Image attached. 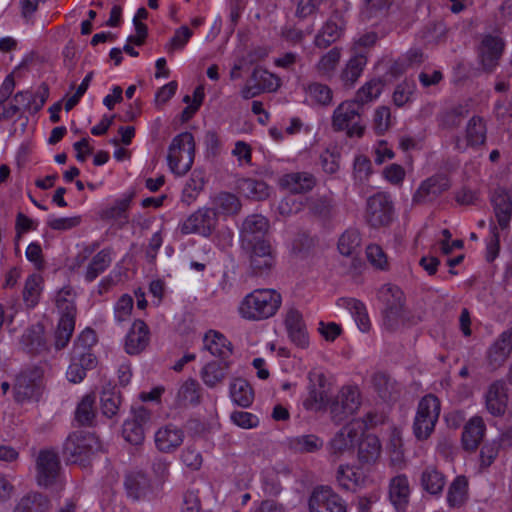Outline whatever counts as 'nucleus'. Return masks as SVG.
<instances>
[{
  "instance_id": "obj_1",
  "label": "nucleus",
  "mask_w": 512,
  "mask_h": 512,
  "mask_svg": "<svg viewBox=\"0 0 512 512\" xmlns=\"http://www.w3.org/2000/svg\"><path fill=\"white\" fill-rule=\"evenodd\" d=\"M282 303V297L274 289H255L240 302V316L248 321H262L274 316Z\"/></svg>"
},
{
  "instance_id": "obj_2",
  "label": "nucleus",
  "mask_w": 512,
  "mask_h": 512,
  "mask_svg": "<svg viewBox=\"0 0 512 512\" xmlns=\"http://www.w3.org/2000/svg\"><path fill=\"white\" fill-rule=\"evenodd\" d=\"M100 450L101 443L95 434L76 431L65 440L63 457L69 463L86 466Z\"/></svg>"
},
{
  "instance_id": "obj_3",
  "label": "nucleus",
  "mask_w": 512,
  "mask_h": 512,
  "mask_svg": "<svg viewBox=\"0 0 512 512\" xmlns=\"http://www.w3.org/2000/svg\"><path fill=\"white\" fill-rule=\"evenodd\" d=\"M195 157V141L190 132L176 135L168 148L167 161L170 170L178 175H185L192 167Z\"/></svg>"
},
{
  "instance_id": "obj_4",
  "label": "nucleus",
  "mask_w": 512,
  "mask_h": 512,
  "mask_svg": "<svg viewBox=\"0 0 512 512\" xmlns=\"http://www.w3.org/2000/svg\"><path fill=\"white\" fill-rule=\"evenodd\" d=\"M440 411L441 403L435 395L427 394L420 399L413 421V433L418 440H426L431 436Z\"/></svg>"
},
{
  "instance_id": "obj_5",
  "label": "nucleus",
  "mask_w": 512,
  "mask_h": 512,
  "mask_svg": "<svg viewBox=\"0 0 512 512\" xmlns=\"http://www.w3.org/2000/svg\"><path fill=\"white\" fill-rule=\"evenodd\" d=\"M362 105L354 100L340 103L332 115V127L336 131L347 130L350 137H361L364 133V125L360 123Z\"/></svg>"
},
{
  "instance_id": "obj_6",
  "label": "nucleus",
  "mask_w": 512,
  "mask_h": 512,
  "mask_svg": "<svg viewBox=\"0 0 512 512\" xmlns=\"http://www.w3.org/2000/svg\"><path fill=\"white\" fill-rule=\"evenodd\" d=\"M394 215V206L391 196L385 192H378L366 201L365 220L373 228L388 226Z\"/></svg>"
},
{
  "instance_id": "obj_7",
  "label": "nucleus",
  "mask_w": 512,
  "mask_h": 512,
  "mask_svg": "<svg viewBox=\"0 0 512 512\" xmlns=\"http://www.w3.org/2000/svg\"><path fill=\"white\" fill-rule=\"evenodd\" d=\"M505 41L499 33H484L477 47L479 62L484 71L491 73L498 66L504 52Z\"/></svg>"
},
{
  "instance_id": "obj_8",
  "label": "nucleus",
  "mask_w": 512,
  "mask_h": 512,
  "mask_svg": "<svg viewBox=\"0 0 512 512\" xmlns=\"http://www.w3.org/2000/svg\"><path fill=\"white\" fill-rule=\"evenodd\" d=\"M43 371L33 367L22 371L16 378L14 394L17 402L37 401L42 393Z\"/></svg>"
},
{
  "instance_id": "obj_9",
  "label": "nucleus",
  "mask_w": 512,
  "mask_h": 512,
  "mask_svg": "<svg viewBox=\"0 0 512 512\" xmlns=\"http://www.w3.org/2000/svg\"><path fill=\"white\" fill-rule=\"evenodd\" d=\"M217 222L216 212L211 208L204 207L189 215L179 225V230L183 235L199 234L208 237L215 230Z\"/></svg>"
},
{
  "instance_id": "obj_10",
  "label": "nucleus",
  "mask_w": 512,
  "mask_h": 512,
  "mask_svg": "<svg viewBox=\"0 0 512 512\" xmlns=\"http://www.w3.org/2000/svg\"><path fill=\"white\" fill-rule=\"evenodd\" d=\"M280 79L265 69L256 67L240 91L243 99L249 100L265 92L277 90Z\"/></svg>"
},
{
  "instance_id": "obj_11",
  "label": "nucleus",
  "mask_w": 512,
  "mask_h": 512,
  "mask_svg": "<svg viewBox=\"0 0 512 512\" xmlns=\"http://www.w3.org/2000/svg\"><path fill=\"white\" fill-rule=\"evenodd\" d=\"M360 392L356 387H343L330 404V413L336 423L353 415L359 408Z\"/></svg>"
},
{
  "instance_id": "obj_12",
  "label": "nucleus",
  "mask_w": 512,
  "mask_h": 512,
  "mask_svg": "<svg viewBox=\"0 0 512 512\" xmlns=\"http://www.w3.org/2000/svg\"><path fill=\"white\" fill-rule=\"evenodd\" d=\"M362 433L359 422L352 421L342 427L328 443V451L332 461H337L345 452L354 447Z\"/></svg>"
},
{
  "instance_id": "obj_13",
  "label": "nucleus",
  "mask_w": 512,
  "mask_h": 512,
  "mask_svg": "<svg viewBox=\"0 0 512 512\" xmlns=\"http://www.w3.org/2000/svg\"><path fill=\"white\" fill-rule=\"evenodd\" d=\"M310 512H346L342 498L329 486L316 487L309 499Z\"/></svg>"
},
{
  "instance_id": "obj_14",
  "label": "nucleus",
  "mask_w": 512,
  "mask_h": 512,
  "mask_svg": "<svg viewBox=\"0 0 512 512\" xmlns=\"http://www.w3.org/2000/svg\"><path fill=\"white\" fill-rule=\"evenodd\" d=\"M487 127L484 119L473 116L466 124L464 139L456 137L454 148L458 152H465L468 148H477L486 141Z\"/></svg>"
},
{
  "instance_id": "obj_15",
  "label": "nucleus",
  "mask_w": 512,
  "mask_h": 512,
  "mask_svg": "<svg viewBox=\"0 0 512 512\" xmlns=\"http://www.w3.org/2000/svg\"><path fill=\"white\" fill-rule=\"evenodd\" d=\"M490 201L499 227L507 229L512 219V189L495 187L490 194Z\"/></svg>"
},
{
  "instance_id": "obj_16",
  "label": "nucleus",
  "mask_w": 512,
  "mask_h": 512,
  "mask_svg": "<svg viewBox=\"0 0 512 512\" xmlns=\"http://www.w3.org/2000/svg\"><path fill=\"white\" fill-rule=\"evenodd\" d=\"M243 248L249 253L250 267L254 274L263 275L274 266L275 256L268 241H260Z\"/></svg>"
},
{
  "instance_id": "obj_17",
  "label": "nucleus",
  "mask_w": 512,
  "mask_h": 512,
  "mask_svg": "<svg viewBox=\"0 0 512 512\" xmlns=\"http://www.w3.org/2000/svg\"><path fill=\"white\" fill-rule=\"evenodd\" d=\"M450 183L445 175H433L422 181L415 193L412 201L414 204H425L435 200L444 191L448 190Z\"/></svg>"
},
{
  "instance_id": "obj_18",
  "label": "nucleus",
  "mask_w": 512,
  "mask_h": 512,
  "mask_svg": "<svg viewBox=\"0 0 512 512\" xmlns=\"http://www.w3.org/2000/svg\"><path fill=\"white\" fill-rule=\"evenodd\" d=\"M508 387L503 380L491 383L485 393V407L494 417H501L508 407Z\"/></svg>"
},
{
  "instance_id": "obj_19",
  "label": "nucleus",
  "mask_w": 512,
  "mask_h": 512,
  "mask_svg": "<svg viewBox=\"0 0 512 512\" xmlns=\"http://www.w3.org/2000/svg\"><path fill=\"white\" fill-rule=\"evenodd\" d=\"M269 229L268 220L262 215H250L248 216L241 227V243L242 246H251L259 243L260 241H266L264 236Z\"/></svg>"
},
{
  "instance_id": "obj_20",
  "label": "nucleus",
  "mask_w": 512,
  "mask_h": 512,
  "mask_svg": "<svg viewBox=\"0 0 512 512\" xmlns=\"http://www.w3.org/2000/svg\"><path fill=\"white\" fill-rule=\"evenodd\" d=\"M37 481L41 486H49L56 480L60 462L55 452L43 450L39 453L36 462Z\"/></svg>"
},
{
  "instance_id": "obj_21",
  "label": "nucleus",
  "mask_w": 512,
  "mask_h": 512,
  "mask_svg": "<svg viewBox=\"0 0 512 512\" xmlns=\"http://www.w3.org/2000/svg\"><path fill=\"white\" fill-rule=\"evenodd\" d=\"M422 320L420 314H414L404 305L391 307L383 311V326L390 332L397 331L405 326L418 324Z\"/></svg>"
},
{
  "instance_id": "obj_22",
  "label": "nucleus",
  "mask_w": 512,
  "mask_h": 512,
  "mask_svg": "<svg viewBox=\"0 0 512 512\" xmlns=\"http://www.w3.org/2000/svg\"><path fill=\"white\" fill-rule=\"evenodd\" d=\"M316 178L309 172H291L279 179V186L291 194L310 192L316 185Z\"/></svg>"
},
{
  "instance_id": "obj_23",
  "label": "nucleus",
  "mask_w": 512,
  "mask_h": 512,
  "mask_svg": "<svg viewBox=\"0 0 512 512\" xmlns=\"http://www.w3.org/2000/svg\"><path fill=\"white\" fill-rule=\"evenodd\" d=\"M184 431L174 424H167L155 433V445L164 453L174 452L184 441Z\"/></svg>"
},
{
  "instance_id": "obj_24",
  "label": "nucleus",
  "mask_w": 512,
  "mask_h": 512,
  "mask_svg": "<svg viewBox=\"0 0 512 512\" xmlns=\"http://www.w3.org/2000/svg\"><path fill=\"white\" fill-rule=\"evenodd\" d=\"M150 331L143 320H135L125 338V351L130 355L141 353L149 344Z\"/></svg>"
},
{
  "instance_id": "obj_25",
  "label": "nucleus",
  "mask_w": 512,
  "mask_h": 512,
  "mask_svg": "<svg viewBox=\"0 0 512 512\" xmlns=\"http://www.w3.org/2000/svg\"><path fill=\"white\" fill-rule=\"evenodd\" d=\"M284 323L291 341L301 348L307 347L309 337L302 314L298 310L291 308L286 313Z\"/></svg>"
},
{
  "instance_id": "obj_26",
  "label": "nucleus",
  "mask_w": 512,
  "mask_h": 512,
  "mask_svg": "<svg viewBox=\"0 0 512 512\" xmlns=\"http://www.w3.org/2000/svg\"><path fill=\"white\" fill-rule=\"evenodd\" d=\"M410 494V485L406 475L399 474L390 480L389 499L398 512L406 511L409 504Z\"/></svg>"
},
{
  "instance_id": "obj_27",
  "label": "nucleus",
  "mask_w": 512,
  "mask_h": 512,
  "mask_svg": "<svg viewBox=\"0 0 512 512\" xmlns=\"http://www.w3.org/2000/svg\"><path fill=\"white\" fill-rule=\"evenodd\" d=\"M486 431V425L480 416H473L464 425L462 445L467 451L473 452L480 445Z\"/></svg>"
},
{
  "instance_id": "obj_28",
  "label": "nucleus",
  "mask_w": 512,
  "mask_h": 512,
  "mask_svg": "<svg viewBox=\"0 0 512 512\" xmlns=\"http://www.w3.org/2000/svg\"><path fill=\"white\" fill-rule=\"evenodd\" d=\"M125 486L129 496L136 500L152 499L161 492L156 489L155 483L153 484L146 476L140 474L129 477L125 481Z\"/></svg>"
},
{
  "instance_id": "obj_29",
  "label": "nucleus",
  "mask_w": 512,
  "mask_h": 512,
  "mask_svg": "<svg viewBox=\"0 0 512 512\" xmlns=\"http://www.w3.org/2000/svg\"><path fill=\"white\" fill-rule=\"evenodd\" d=\"M512 352V331L506 330L488 350V359L491 365L498 367L505 362Z\"/></svg>"
},
{
  "instance_id": "obj_30",
  "label": "nucleus",
  "mask_w": 512,
  "mask_h": 512,
  "mask_svg": "<svg viewBox=\"0 0 512 512\" xmlns=\"http://www.w3.org/2000/svg\"><path fill=\"white\" fill-rule=\"evenodd\" d=\"M203 342L204 348L215 357L225 360L232 355L231 342L218 331H208L204 336Z\"/></svg>"
},
{
  "instance_id": "obj_31",
  "label": "nucleus",
  "mask_w": 512,
  "mask_h": 512,
  "mask_svg": "<svg viewBox=\"0 0 512 512\" xmlns=\"http://www.w3.org/2000/svg\"><path fill=\"white\" fill-rule=\"evenodd\" d=\"M230 362L222 360L207 363L201 370V378L204 384L210 388L222 383L228 374Z\"/></svg>"
},
{
  "instance_id": "obj_32",
  "label": "nucleus",
  "mask_w": 512,
  "mask_h": 512,
  "mask_svg": "<svg viewBox=\"0 0 512 512\" xmlns=\"http://www.w3.org/2000/svg\"><path fill=\"white\" fill-rule=\"evenodd\" d=\"M336 480L343 489L354 491L363 485L365 475L359 467L340 465L336 472Z\"/></svg>"
},
{
  "instance_id": "obj_33",
  "label": "nucleus",
  "mask_w": 512,
  "mask_h": 512,
  "mask_svg": "<svg viewBox=\"0 0 512 512\" xmlns=\"http://www.w3.org/2000/svg\"><path fill=\"white\" fill-rule=\"evenodd\" d=\"M381 456V443L377 436L368 434L358 446V459L362 464H374Z\"/></svg>"
},
{
  "instance_id": "obj_34",
  "label": "nucleus",
  "mask_w": 512,
  "mask_h": 512,
  "mask_svg": "<svg viewBox=\"0 0 512 512\" xmlns=\"http://www.w3.org/2000/svg\"><path fill=\"white\" fill-rule=\"evenodd\" d=\"M306 98L315 105L330 106L333 102L332 89L320 82H309L303 86Z\"/></svg>"
},
{
  "instance_id": "obj_35",
  "label": "nucleus",
  "mask_w": 512,
  "mask_h": 512,
  "mask_svg": "<svg viewBox=\"0 0 512 512\" xmlns=\"http://www.w3.org/2000/svg\"><path fill=\"white\" fill-rule=\"evenodd\" d=\"M21 344L29 353H39L45 349L44 326L40 323L28 327L21 336Z\"/></svg>"
},
{
  "instance_id": "obj_36",
  "label": "nucleus",
  "mask_w": 512,
  "mask_h": 512,
  "mask_svg": "<svg viewBox=\"0 0 512 512\" xmlns=\"http://www.w3.org/2000/svg\"><path fill=\"white\" fill-rule=\"evenodd\" d=\"M230 397L232 401L242 407H249L254 399V392L250 384L242 378H235L230 383Z\"/></svg>"
},
{
  "instance_id": "obj_37",
  "label": "nucleus",
  "mask_w": 512,
  "mask_h": 512,
  "mask_svg": "<svg viewBox=\"0 0 512 512\" xmlns=\"http://www.w3.org/2000/svg\"><path fill=\"white\" fill-rule=\"evenodd\" d=\"M366 64L367 57L363 53H357L351 57L340 75L343 85L352 87L362 74Z\"/></svg>"
},
{
  "instance_id": "obj_38",
  "label": "nucleus",
  "mask_w": 512,
  "mask_h": 512,
  "mask_svg": "<svg viewBox=\"0 0 512 512\" xmlns=\"http://www.w3.org/2000/svg\"><path fill=\"white\" fill-rule=\"evenodd\" d=\"M211 208L218 214L230 216L237 214L241 209V203L238 197L229 192H220L212 198Z\"/></svg>"
},
{
  "instance_id": "obj_39",
  "label": "nucleus",
  "mask_w": 512,
  "mask_h": 512,
  "mask_svg": "<svg viewBox=\"0 0 512 512\" xmlns=\"http://www.w3.org/2000/svg\"><path fill=\"white\" fill-rule=\"evenodd\" d=\"M96 395L86 394L82 397L75 411V420L81 426H91L96 418Z\"/></svg>"
},
{
  "instance_id": "obj_40",
  "label": "nucleus",
  "mask_w": 512,
  "mask_h": 512,
  "mask_svg": "<svg viewBox=\"0 0 512 512\" xmlns=\"http://www.w3.org/2000/svg\"><path fill=\"white\" fill-rule=\"evenodd\" d=\"M49 509V500L38 492H30L21 497L13 512H46Z\"/></svg>"
},
{
  "instance_id": "obj_41",
  "label": "nucleus",
  "mask_w": 512,
  "mask_h": 512,
  "mask_svg": "<svg viewBox=\"0 0 512 512\" xmlns=\"http://www.w3.org/2000/svg\"><path fill=\"white\" fill-rule=\"evenodd\" d=\"M339 301L342 306L350 311L358 328L362 332H368L371 328V322L364 303L354 298H341Z\"/></svg>"
},
{
  "instance_id": "obj_42",
  "label": "nucleus",
  "mask_w": 512,
  "mask_h": 512,
  "mask_svg": "<svg viewBox=\"0 0 512 512\" xmlns=\"http://www.w3.org/2000/svg\"><path fill=\"white\" fill-rule=\"evenodd\" d=\"M239 189L247 198L261 201L269 197V187L263 180L245 178L239 181Z\"/></svg>"
},
{
  "instance_id": "obj_43",
  "label": "nucleus",
  "mask_w": 512,
  "mask_h": 512,
  "mask_svg": "<svg viewBox=\"0 0 512 512\" xmlns=\"http://www.w3.org/2000/svg\"><path fill=\"white\" fill-rule=\"evenodd\" d=\"M468 498V480L465 476H457L450 484L447 502L451 507L462 506Z\"/></svg>"
},
{
  "instance_id": "obj_44",
  "label": "nucleus",
  "mask_w": 512,
  "mask_h": 512,
  "mask_svg": "<svg viewBox=\"0 0 512 512\" xmlns=\"http://www.w3.org/2000/svg\"><path fill=\"white\" fill-rule=\"evenodd\" d=\"M76 315H60L55 331V347L61 350L67 346L75 328Z\"/></svg>"
},
{
  "instance_id": "obj_45",
  "label": "nucleus",
  "mask_w": 512,
  "mask_h": 512,
  "mask_svg": "<svg viewBox=\"0 0 512 512\" xmlns=\"http://www.w3.org/2000/svg\"><path fill=\"white\" fill-rule=\"evenodd\" d=\"M323 440L313 434L300 435L289 439V447L297 453H314L322 449Z\"/></svg>"
},
{
  "instance_id": "obj_46",
  "label": "nucleus",
  "mask_w": 512,
  "mask_h": 512,
  "mask_svg": "<svg viewBox=\"0 0 512 512\" xmlns=\"http://www.w3.org/2000/svg\"><path fill=\"white\" fill-rule=\"evenodd\" d=\"M372 384L379 396L384 400L393 399L399 392L397 383L383 372H377L373 375Z\"/></svg>"
},
{
  "instance_id": "obj_47",
  "label": "nucleus",
  "mask_w": 512,
  "mask_h": 512,
  "mask_svg": "<svg viewBox=\"0 0 512 512\" xmlns=\"http://www.w3.org/2000/svg\"><path fill=\"white\" fill-rule=\"evenodd\" d=\"M421 485L432 495L440 494L445 486V477L434 467H427L421 475Z\"/></svg>"
},
{
  "instance_id": "obj_48",
  "label": "nucleus",
  "mask_w": 512,
  "mask_h": 512,
  "mask_svg": "<svg viewBox=\"0 0 512 512\" xmlns=\"http://www.w3.org/2000/svg\"><path fill=\"white\" fill-rule=\"evenodd\" d=\"M111 253L108 249L99 251L89 263L85 279L88 282L95 280L100 274H102L111 264Z\"/></svg>"
},
{
  "instance_id": "obj_49",
  "label": "nucleus",
  "mask_w": 512,
  "mask_h": 512,
  "mask_svg": "<svg viewBox=\"0 0 512 512\" xmlns=\"http://www.w3.org/2000/svg\"><path fill=\"white\" fill-rule=\"evenodd\" d=\"M341 58V52L334 47L324 54L315 65V70L323 78H331Z\"/></svg>"
},
{
  "instance_id": "obj_50",
  "label": "nucleus",
  "mask_w": 512,
  "mask_h": 512,
  "mask_svg": "<svg viewBox=\"0 0 512 512\" xmlns=\"http://www.w3.org/2000/svg\"><path fill=\"white\" fill-rule=\"evenodd\" d=\"M342 34V28L336 22L328 20L315 37L314 43L319 48H327L336 42Z\"/></svg>"
},
{
  "instance_id": "obj_51",
  "label": "nucleus",
  "mask_w": 512,
  "mask_h": 512,
  "mask_svg": "<svg viewBox=\"0 0 512 512\" xmlns=\"http://www.w3.org/2000/svg\"><path fill=\"white\" fill-rule=\"evenodd\" d=\"M378 298L385 305V309L400 307L405 303L402 290L392 284H384L378 291Z\"/></svg>"
},
{
  "instance_id": "obj_52",
  "label": "nucleus",
  "mask_w": 512,
  "mask_h": 512,
  "mask_svg": "<svg viewBox=\"0 0 512 512\" xmlns=\"http://www.w3.org/2000/svg\"><path fill=\"white\" fill-rule=\"evenodd\" d=\"M361 245V236L357 230H346L339 238L338 250L344 256H354Z\"/></svg>"
},
{
  "instance_id": "obj_53",
  "label": "nucleus",
  "mask_w": 512,
  "mask_h": 512,
  "mask_svg": "<svg viewBox=\"0 0 512 512\" xmlns=\"http://www.w3.org/2000/svg\"><path fill=\"white\" fill-rule=\"evenodd\" d=\"M121 395L115 390H104L101 393L100 404L102 414L108 418L116 416L121 406Z\"/></svg>"
},
{
  "instance_id": "obj_54",
  "label": "nucleus",
  "mask_w": 512,
  "mask_h": 512,
  "mask_svg": "<svg viewBox=\"0 0 512 512\" xmlns=\"http://www.w3.org/2000/svg\"><path fill=\"white\" fill-rule=\"evenodd\" d=\"M55 301L60 315H76L75 293L70 286L60 289Z\"/></svg>"
},
{
  "instance_id": "obj_55",
  "label": "nucleus",
  "mask_w": 512,
  "mask_h": 512,
  "mask_svg": "<svg viewBox=\"0 0 512 512\" xmlns=\"http://www.w3.org/2000/svg\"><path fill=\"white\" fill-rule=\"evenodd\" d=\"M41 284L42 277L38 274H32L26 279L23 290V300L27 307L32 308L38 303Z\"/></svg>"
},
{
  "instance_id": "obj_56",
  "label": "nucleus",
  "mask_w": 512,
  "mask_h": 512,
  "mask_svg": "<svg viewBox=\"0 0 512 512\" xmlns=\"http://www.w3.org/2000/svg\"><path fill=\"white\" fill-rule=\"evenodd\" d=\"M200 387L196 380L189 379L179 388L177 400L180 405L198 404L200 401Z\"/></svg>"
},
{
  "instance_id": "obj_57",
  "label": "nucleus",
  "mask_w": 512,
  "mask_h": 512,
  "mask_svg": "<svg viewBox=\"0 0 512 512\" xmlns=\"http://www.w3.org/2000/svg\"><path fill=\"white\" fill-rule=\"evenodd\" d=\"M383 83L379 79H372L366 82L356 93L355 100L362 106L365 103L375 100L381 94Z\"/></svg>"
},
{
  "instance_id": "obj_58",
  "label": "nucleus",
  "mask_w": 512,
  "mask_h": 512,
  "mask_svg": "<svg viewBox=\"0 0 512 512\" xmlns=\"http://www.w3.org/2000/svg\"><path fill=\"white\" fill-rule=\"evenodd\" d=\"M134 300L131 295L123 294L114 305V319L121 324L130 319Z\"/></svg>"
},
{
  "instance_id": "obj_59",
  "label": "nucleus",
  "mask_w": 512,
  "mask_h": 512,
  "mask_svg": "<svg viewBox=\"0 0 512 512\" xmlns=\"http://www.w3.org/2000/svg\"><path fill=\"white\" fill-rule=\"evenodd\" d=\"M416 89L414 82L404 81L398 84L393 93V102L396 106L402 107L408 103Z\"/></svg>"
},
{
  "instance_id": "obj_60",
  "label": "nucleus",
  "mask_w": 512,
  "mask_h": 512,
  "mask_svg": "<svg viewBox=\"0 0 512 512\" xmlns=\"http://www.w3.org/2000/svg\"><path fill=\"white\" fill-rule=\"evenodd\" d=\"M309 210L320 216H326L330 213L333 207V200L331 197L323 195V196H313L307 200Z\"/></svg>"
},
{
  "instance_id": "obj_61",
  "label": "nucleus",
  "mask_w": 512,
  "mask_h": 512,
  "mask_svg": "<svg viewBox=\"0 0 512 512\" xmlns=\"http://www.w3.org/2000/svg\"><path fill=\"white\" fill-rule=\"evenodd\" d=\"M122 434L124 439L133 444L139 445L144 440V429L137 422L127 420L123 424Z\"/></svg>"
},
{
  "instance_id": "obj_62",
  "label": "nucleus",
  "mask_w": 512,
  "mask_h": 512,
  "mask_svg": "<svg viewBox=\"0 0 512 512\" xmlns=\"http://www.w3.org/2000/svg\"><path fill=\"white\" fill-rule=\"evenodd\" d=\"M192 35V30H190L187 26H181L175 31L173 37L166 46L167 51L172 53L174 51L182 50Z\"/></svg>"
},
{
  "instance_id": "obj_63",
  "label": "nucleus",
  "mask_w": 512,
  "mask_h": 512,
  "mask_svg": "<svg viewBox=\"0 0 512 512\" xmlns=\"http://www.w3.org/2000/svg\"><path fill=\"white\" fill-rule=\"evenodd\" d=\"M372 173L371 161L364 155H358L354 159L353 175L356 181L363 183Z\"/></svg>"
},
{
  "instance_id": "obj_64",
  "label": "nucleus",
  "mask_w": 512,
  "mask_h": 512,
  "mask_svg": "<svg viewBox=\"0 0 512 512\" xmlns=\"http://www.w3.org/2000/svg\"><path fill=\"white\" fill-rule=\"evenodd\" d=\"M308 390V396L303 402L304 407L311 411L320 410L326 399L324 390L315 386H308Z\"/></svg>"
}]
</instances>
